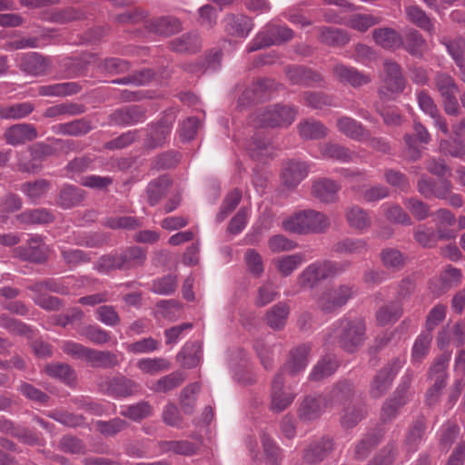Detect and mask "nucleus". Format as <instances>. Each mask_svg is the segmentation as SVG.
<instances>
[{"mask_svg":"<svg viewBox=\"0 0 465 465\" xmlns=\"http://www.w3.org/2000/svg\"><path fill=\"white\" fill-rule=\"evenodd\" d=\"M310 347L301 345L291 352L290 360L286 366L280 370L274 376L271 387V404L272 411L281 412L289 407L295 398V394L290 388L284 386L283 371L288 369L292 374L303 371L309 361Z\"/></svg>","mask_w":465,"mask_h":465,"instance_id":"obj_1","label":"nucleus"},{"mask_svg":"<svg viewBox=\"0 0 465 465\" xmlns=\"http://www.w3.org/2000/svg\"><path fill=\"white\" fill-rule=\"evenodd\" d=\"M352 394V385L348 382L338 383L330 392L328 399L318 397H306L299 409V415L304 420L318 418L324 409L336 403H345L350 401Z\"/></svg>","mask_w":465,"mask_h":465,"instance_id":"obj_2","label":"nucleus"},{"mask_svg":"<svg viewBox=\"0 0 465 465\" xmlns=\"http://www.w3.org/2000/svg\"><path fill=\"white\" fill-rule=\"evenodd\" d=\"M283 230L297 234L322 232L330 226L329 218L314 210H303L287 217L282 224Z\"/></svg>","mask_w":465,"mask_h":465,"instance_id":"obj_3","label":"nucleus"},{"mask_svg":"<svg viewBox=\"0 0 465 465\" xmlns=\"http://www.w3.org/2000/svg\"><path fill=\"white\" fill-rule=\"evenodd\" d=\"M365 330V322L361 318H345L337 323L330 339L337 341L345 351H353L363 342Z\"/></svg>","mask_w":465,"mask_h":465,"instance_id":"obj_4","label":"nucleus"},{"mask_svg":"<svg viewBox=\"0 0 465 465\" xmlns=\"http://www.w3.org/2000/svg\"><path fill=\"white\" fill-rule=\"evenodd\" d=\"M341 266L332 262H318L310 264L298 277V283L302 287L313 288L321 281L331 278L339 273Z\"/></svg>","mask_w":465,"mask_h":465,"instance_id":"obj_5","label":"nucleus"},{"mask_svg":"<svg viewBox=\"0 0 465 465\" xmlns=\"http://www.w3.org/2000/svg\"><path fill=\"white\" fill-rule=\"evenodd\" d=\"M295 114L292 107L276 105L259 113L252 122L261 127H284L293 122Z\"/></svg>","mask_w":465,"mask_h":465,"instance_id":"obj_6","label":"nucleus"},{"mask_svg":"<svg viewBox=\"0 0 465 465\" xmlns=\"http://www.w3.org/2000/svg\"><path fill=\"white\" fill-rule=\"evenodd\" d=\"M435 86L441 97L445 113L449 115H459L460 114V107L457 99L459 88L453 78L445 74H439L435 77Z\"/></svg>","mask_w":465,"mask_h":465,"instance_id":"obj_7","label":"nucleus"},{"mask_svg":"<svg viewBox=\"0 0 465 465\" xmlns=\"http://www.w3.org/2000/svg\"><path fill=\"white\" fill-rule=\"evenodd\" d=\"M405 87L399 64L391 61H385L382 84L380 88V96L383 100L394 99Z\"/></svg>","mask_w":465,"mask_h":465,"instance_id":"obj_8","label":"nucleus"},{"mask_svg":"<svg viewBox=\"0 0 465 465\" xmlns=\"http://www.w3.org/2000/svg\"><path fill=\"white\" fill-rule=\"evenodd\" d=\"M292 36L291 29L285 26H275L272 24L265 25L249 43V53L270 46L282 41H287Z\"/></svg>","mask_w":465,"mask_h":465,"instance_id":"obj_9","label":"nucleus"},{"mask_svg":"<svg viewBox=\"0 0 465 465\" xmlns=\"http://www.w3.org/2000/svg\"><path fill=\"white\" fill-rule=\"evenodd\" d=\"M353 294L351 285L342 284L325 292L318 300V306L326 312H331L344 306Z\"/></svg>","mask_w":465,"mask_h":465,"instance_id":"obj_10","label":"nucleus"},{"mask_svg":"<svg viewBox=\"0 0 465 465\" xmlns=\"http://www.w3.org/2000/svg\"><path fill=\"white\" fill-rule=\"evenodd\" d=\"M405 363V358L398 357L391 364L382 369L374 378L371 386V395L379 398L389 389L397 372Z\"/></svg>","mask_w":465,"mask_h":465,"instance_id":"obj_11","label":"nucleus"},{"mask_svg":"<svg viewBox=\"0 0 465 465\" xmlns=\"http://www.w3.org/2000/svg\"><path fill=\"white\" fill-rule=\"evenodd\" d=\"M145 260V252L141 247H131L125 250L121 256L104 257L101 261V266L110 268L129 269L142 264Z\"/></svg>","mask_w":465,"mask_h":465,"instance_id":"obj_12","label":"nucleus"},{"mask_svg":"<svg viewBox=\"0 0 465 465\" xmlns=\"http://www.w3.org/2000/svg\"><path fill=\"white\" fill-rule=\"evenodd\" d=\"M448 358L441 357L438 359L430 371V377L435 376V381L431 388L426 393V401L429 405L435 404L440 395L441 390L446 385L445 370L448 364Z\"/></svg>","mask_w":465,"mask_h":465,"instance_id":"obj_13","label":"nucleus"},{"mask_svg":"<svg viewBox=\"0 0 465 465\" xmlns=\"http://www.w3.org/2000/svg\"><path fill=\"white\" fill-rule=\"evenodd\" d=\"M223 22L226 32L237 37L246 38L253 28L252 19L242 14L228 15Z\"/></svg>","mask_w":465,"mask_h":465,"instance_id":"obj_14","label":"nucleus"},{"mask_svg":"<svg viewBox=\"0 0 465 465\" xmlns=\"http://www.w3.org/2000/svg\"><path fill=\"white\" fill-rule=\"evenodd\" d=\"M333 443L329 438L312 440L304 450V461L314 464L322 461L332 450Z\"/></svg>","mask_w":465,"mask_h":465,"instance_id":"obj_15","label":"nucleus"},{"mask_svg":"<svg viewBox=\"0 0 465 465\" xmlns=\"http://www.w3.org/2000/svg\"><path fill=\"white\" fill-rule=\"evenodd\" d=\"M307 174L308 166L305 163L290 161L284 165L282 179L285 186L292 188L297 186Z\"/></svg>","mask_w":465,"mask_h":465,"instance_id":"obj_16","label":"nucleus"},{"mask_svg":"<svg viewBox=\"0 0 465 465\" xmlns=\"http://www.w3.org/2000/svg\"><path fill=\"white\" fill-rule=\"evenodd\" d=\"M7 143L18 145L32 141L37 137V132L33 125L26 124H15L5 133Z\"/></svg>","mask_w":465,"mask_h":465,"instance_id":"obj_17","label":"nucleus"},{"mask_svg":"<svg viewBox=\"0 0 465 465\" xmlns=\"http://www.w3.org/2000/svg\"><path fill=\"white\" fill-rule=\"evenodd\" d=\"M433 221L437 226L438 237L440 240H451L456 233L451 229H445V226H451L455 223V215L448 209H439L432 213Z\"/></svg>","mask_w":465,"mask_h":465,"instance_id":"obj_18","label":"nucleus"},{"mask_svg":"<svg viewBox=\"0 0 465 465\" xmlns=\"http://www.w3.org/2000/svg\"><path fill=\"white\" fill-rule=\"evenodd\" d=\"M341 186L330 179H321L313 183L312 194L322 203H332L338 198Z\"/></svg>","mask_w":465,"mask_h":465,"instance_id":"obj_19","label":"nucleus"},{"mask_svg":"<svg viewBox=\"0 0 465 465\" xmlns=\"http://www.w3.org/2000/svg\"><path fill=\"white\" fill-rule=\"evenodd\" d=\"M30 289L35 292L33 299L36 304L46 309L55 310L59 307V300L56 297L41 294L43 290H50L53 292H58V289L52 284L50 282H37L30 287Z\"/></svg>","mask_w":465,"mask_h":465,"instance_id":"obj_20","label":"nucleus"},{"mask_svg":"<svg viewBox=\"0 0 465 465\" xmlns=\"http://www.w3.org/2000/svg\"><path fill=\"white\" fill-rule=\"evenodd\" d=\"M372 35L375 43L385 49H396L403 44L401 36L391 28L376 29Z\"/></svg>","mask_w":465,"mask_h":465,"instance_id":"obj_21","label":"nucleus"},{"mask_svg":"<svg viewBox=\"0 0 465 465\" xmlns=\"http://www.w3.org/2000/svg\"><path fill=\"white\" fill-rule=\"evenodd\" d=\"M333 74L341 82L348 83L352 86H360L370 82V78L367 75L360 74L354 68L342 64L334 66Z\"/></svg>","mask_w":465,"mask_h":465,"instance_id":"obj_22","label":"nucleus"},{"mask_svg":"<svg viewBox=\"0 0 465 465\" xmlns=\"http://www.w3.org/2000/svg\"><path fill=\"white\" fill-rule=\"evenodd\" d=\"M20 67L28 74L41 75L47 70L46 61L36 53L24 54L20 61Z\"/></svg>","mask_w":465,"mask_h":465,"instance_id":"obj_23","label":"nucleus"},{"mask_svg":"<svg viewBox=\"0 0 465 465\" xmlns=\"http://www.w3.org/2000/svg\"><path fill=\"white\" fill-rule=\"evenodd\" d=\"M202 346L199 342L186 343L177 358L181 364L186 368H193L200 362Z\"/></svg>","mask_w":465,"mask_h":465,"instance_id":"obj_24","label":"nucleus"},{"mask_svg":"<svg viewBox=\"0 0 465 465\" xmlns=\"http://www.w3.org/2000/svg\"><path fill=\"white\" fill-rule=\"evenodd\" d=\"M289 312V306L286 303L279 302L275 304L266 313L267 324L275 330L282 329L286 323Z\"/></svg>","mask_w":465,"mask_h":465,"instance_id":"obj_25","label":"nucleus"},{"mask_svg":"<svg viewBox=\"0 0 465 465\" xmlns=\"http://www.w3.org/2000/svg\"><path fill=\"white\" fill-rule=\"evenodd\" d=\"M338 368V362L334 357L327 355L323 357L314 366L310 374V378L313 381H321L331 376Z\"/></svg>","mask_w":465,"mask_h":465,"instance_id":"obj_26","label":"nucleus"},{"mask_svg":"<svg viewBox=\"0 0 465 465\" xmlns=\"http://www.w3.org/2000/svg\"><path fill=\"white\" fill-rule=\"evenodd\" d=\"M346 220L351 228L361 232L371 225V219L367 213L358 206H352L347 210Z\"/></svg>","mask_w":465,"mask_h":465,"instance_id":"obj_27","label":"nucleus"},{"mask_svg":"<svg viewBox=\"0 0 465 465\" xmlns=\"http://www.w3.org/2000/svg\"><path fill=\"white\" fill-rule=\"evenodd\" d=\"M366 413L365 406L361 403H353L349 401L345 407L341 417V424L344 427L351 428L361 420Z\"/></svg>","mask_w":465,"mask_h":465,"instance_id":"obj_28","label":"nucleus"},{"mask_svg":"<svg viewBox=\"0 0 465 465\" xmlns=\"http://www.w3.org/2000/svg\"><path fill=\"white\" fill-rule=\"evenodd\" d=\"M432 334L422 331L415 340L411 350V361L413 363L420 362L429 353Z\"/></svg>","mask_w":465,"mask_h":465,"instance_id":"obj_29","label":"nucleus"},{"mask_svg":"<svg viewBox=\"0 0 465 465\" xmlns=\"http://www.w3.org/2000/svg\"><path fill=\"white\" fill-rule=\"evenodd\" d=\"M137 368L143 373L155 375L170 368V363L163 358H143L137 361Z\"/></svg>","mask_w":465,"mask_h":465,"instance_id":"obj_30","label":"nucleus"},{"mask_svg":"<svg viewBox=\"0 0 465 465\" xmlns=\"http://www.w3.org/2000/svg\"><path fill=\"white\" fill-rule=\"evenodd\" d=\"M407 18L420 28L432 33L434 26L424 11L416 5H409L405 9Z\"/></svg>","mask_w":465,"mask_h":465,"instance_id":"obj_31","label":"nucleus"},{"mask_svg":"<svg viewBox=\"0 0 465 465\" xmlns=\"http://www.w3.org/2000/svg\"><path fill=\"white\" fill-rule=\"evenodd\" d=\"M286 74L288 79L294 84H312L320 80L319 74L300 66L288 69Z\"/></svg>","mask_w":465,"mask_h":465,"instance_id":"obj_32","label":"nucleus"},{"mask_svg":"<svg viewBox=\"0 0 465 465\" xmlns=\"http://www.w3.org/2000/svg\"><path fill=\"white\" fill-rule=\"evenodd\" d=\"M304 256L301 253L282 256L275 261L278 271L283 275L292 274L300 265L304 262Z\"/></svg>","mask_w":465,"mask_h":465,"instance_id":"obj_33","label":"nucleus"},{"mask_svg":"<svg viewBox=\"0 0 465 465\" xmlns=\"http://www.w3.org/2000/svg\"><path fill=\"white\" fill-rule=\"evenodd\" d=\"M201 46V40L197 34H189L176 38L172 42V48L178 53L196 52Z\"/></svg>","mask_w":465,"mask_h":465,"instance_id":"obj_34","label":"nucleus"},{"mask_svg":"<svg viewBox=\"0 0 465 465\" xmlns=\"http://www.w3.org/2000/svg\"><path fill=\"white\" fill-rule=\"evenodd\" d=\"M337 126L340 132L351 139L361 140L364 137V130L361 124L352 118H340L337 122Z\"/></svg>","mask_w":465,"mask_h":465,"instance_id":"obj_35","label":"nucleus"},{"mask_svg":"<svg viewBox=\"0 0 465 465\" xmlns=\"http://www.w3.org/2000/svg\"><path fill=\"white\" fill-rule=\"evenodd\" d=\"M299 132L304 139H319L327 134L326 127L315 120H306L301 123Z\"/></svg>","mask_w":465,"mask_h":465,"instance_id":"obj_36","label":"nucleus"},{"mask_svg":"<svg viewBox=\"0 0 465 465\" xmlns=\"http://www.w3.org/2000/svg\"><path fill=\"white\" fill-rule=\"evenodd\" d=\"M137 387L135 382L125 378H119L111 381L109 391L113 396L122 398L134 394L137 391Z\"/></svg>","mask_w":465,"mask_h":465,"instance_id":"obj_37","label":"nucleus"},{"mask_svg":"<svg viewBox=\"0 0 465 465\" xmlns=\"http://www.w3.org/2000/svg\"><path fill=\"white\" fill-rule=\"evenodd\" d=\"M321 154L324 158L333 159L341 162H350L353 158L348 149L338 144L326 143L321 146Z\"/></svg>","mask_w":465,"mask_h":465,"instance_id":"obj_38","label":"nucleus"},{"mask_svg":"<svg viewBox=\"0 0 465 465\" xmlns=\"http://www.w3.org/2000/svg\"><path fill=\"white\" fill-rule=\"evenodd\" d=\"M86 361L94 367H113L118 361L114 354L108 351H99L89 349Z\"/></svg>","mask_w":465,"mask_h":465,"instance_id":"obj_39","label":"nucleus"},{"mask_svg":"<svg viewBox=\"0 0 465 465\" xmlns=\"http://www.w3.org/2000/svg\"><path fill=\"white\" fill-rule=\"evenodd\" d=\"M276 289V286L272 282L267 281L263 282L257 290L254 299L255 305L262 307L274 301L278 296Z\"/></svg>","mask_w":465,"mask_h":465,"instance_id":"obj_40","label":"nucleus"},{"mask_svg":"<svg viewBox=\"0 0 465 465\" xmlns=\"http://www.w3.org/2000/svg\"><path fill=\"white\" fill-rule=\"evenodd\" d=\"M381 211L388 220L393 223L404 225L411 223L410 216L399 205L385 203L381 205Z\"/></svg>","mask_w":465,"mask_h":465,"instance_id":"obj_41","label":"nucleus"},{"mask_svg":"<svg viewBox=\"0 0 465 465\" xmlns=\"http://www.w3.org/2000/svg\"><path fill=\"white\" fill-rule=\"evenodd\" d=\"M402 310L397 304H389L382 306L376 313L377 322L385 326L395 322L401 315Z\"/></svg>","mask_w":465,"mask_h":465,"instance_id":"obj_42","label":"nucleus"},{"mask_svg":"<svg viewBox=\"0 0 465 465\" xmlns=\"http://www.w3.org/2000/svg\"><path fill=\"white\" fill-rule=\"evenodd\" d=\"M48 189L49 183L45 180H38L23 184L21 190L31 202H36L47 193Z\"/></svg>","mask_w":465,"mask_h":465,"instance_id":"obj_43","label":"nucleus"},{"mask_svg":"<svg viewBox=\"0 0 465 465\" xmlns=\"http://www.w3.org/2000/svg\"><path fill=\"white\" fill-rule=\"evenodd\" d=\"M152 29L158 35H169L181 29L180 22L173 17H162L152 24Z\"/></svg>","mask_w":465,"mask_h":465,"instance_id":"obj_44","label":"nucleus"},{"mask_svg":"<svg viewBox=\"0 0 465 465\" xmlns=\"http://www.w3.org/2000/svg\"><path fill=\"white\" fill-rule=\"evenodd\" d=\"M38 92L43 96L69 95L76 92V85L72 83L43 85L39 87Z\"/></svg>","mask_w":465,"mask_h":465,"instance_id":"obj_45","label":"nucleus"},{"mask_svg":"<svg viewBox=\"0 0 465 465\" xmlns=\"http://www.w3.org/2000/svg\"><path fill=\"white\" fill-rule=\"evenodd\" d=\"M120 413L134 420H139L151 415L152 408L149 403L141 401L134 405L123 407Z\"/></svg>","mask_w":465,"mask_h":465,"instance_id":"obj_46","label":"nucleus"},{"mask_svg":"<svg viewBox=\"0 0 465 465\" xmlns=\"http://www.w3.org/2000/svg\"><path fill=\"white\" fill-rule=\"evenodd\" d=\"M320 39L327 45H345L349 41V37L342 30L324 27L320 31Z\"/></svg>","mask_w":465,"mask_h":465,"instance_id":"obj_47","label":"nucleus"},{"mask_svg":"<svg viewBox=\"0 0 465 465\" xmlns=\"http://www.w3.org/2000/svg\"><path fill=\"white\" fill-rule=\"evenodd\" d=\"M81 189L73 185H65L60 193V204L64 208H70L83 200Z\"/></svg>","mask_w":465,"mask_h":465,"instance_id":"obj_48","label":"nucleus"},{"mask_svg":"<svg viewBox=\"0 0 465 465\" xmlns=\"http://www.w3.org/2000/svg\"><path fill=\"white\" fill-rule=\"evenodd\" d=\"M46 246L42 242L40 236H33L28 241V253L25 255V259H29L40 262L45 259Z\"/></svg>","mask_w":465,"mask_h":465,"instance_id":"obj_49","label":"nucleus"},{"mask_svg":"<svg viewBox=\"0 0 465 465\" xmlns=\"http://www.w3.org/2000/svg\"><path fill=\"white\" fill-rule=\"evenodd\" d=\"M381 19L372 15H354L348 22V25L357 31L365 32L370 27L379 24Z\"/></svg>","mask_w":465,"mask_h":465,"instance_id":"obj_50","label":"nucleus"},{"mask_svg":"<svg viewBox=\"0 0 465 465\" xmlns=\"http://www.w3.org/2000/svg\"><path fill=\"white\" fill-rule=\"evenodd\" d=\"M183 381L184 377L182 373L173 372L158 380L153 390L158 392H167L178 387Z\"/></svg>","mask_w":465,"mask_h":465,"instance_id":"obj_51","label":"nucleus"},{"mask_svg":"<svg viewBox=\"0 0 465 465\" xmlns=\"http://www.w3.org/2000/svg\"><path fill=\"white\" fill-rule=\"evenodd\" d=\"M455 140L459 142V145L454 150H450L449 153L455 157H461L465 154V118H462L451 127Z\"/></svg>","mask_w":465,"mask_h":465,"instance_id":"obj_52","label":"nucleus"},{"mask_svg":"<svg viewBox=\"0 0 465 465\" xmlns=\"http://www.w3.org/2000/svg\"><path fill=\"white\" fill-rule=\"evenodd\" d=\"M34 110L30 103H20L3 109L0 113L1 117L6 119L23 118L28 115Z\"/></svg>","mask_w":465,"mask_h":465,"instance_id":"obj_53","label":"nucleus"},{"mask_svg":"<svg viewBox=\"0 0 465 465\" xmlns=\"http://www.w3.org/2000/svg\"><path fill=\"white\" fill-rule=\"evenodd\" d=\"M415 240L424 247H432L436 244L438 237V230L436 232L431 228L425 225H420L414 232Z\"/></svg>","mask_w":465,"mask_h":465,"instance_id":"obj_54","label":"nucleus"},{"mask_svg":"<svg viewBox=\"0 0 465 465\" xmlns=\"http://www.w3.org/2000/svg\"><path fill=\"white\" fill-rule=\"evenodd\" d=\"M169 185V179L161 177L149 183L147 188L149 202L154 205L161 196L164 193L167 186Z\"/></svg>","mask_w":465,"mask_h":465,"instance_id":"obj_55","label":"nucleus"},{"mask_svg":"<svg viewBox=\"0 0 465 465\" xmlns=\"http://www.w3.org/2000/svg\"><path fill=\"white\" fill-rule=\"evenodd\" d=\"M244 261L251 273L259 277L263 272L262 256L253 249H249L244 253Z\"/></svg>","mask_w":465,"mask_h":465,"instance_id":"obj_56","label":"nucleus"},{"mask_svg":"<svg viewBox=\"0 0 465 465\" xmlns=\"http://www.w3.org/2000/svg\"><path fill=\"white\" fill-rule=\"evenodd\" d=\"M425 46V41L416 30H411L406 35L405 47L412 54H420Z\"/></svg>","mask_w":465,"mask_h":465,"instance_id":"obj_57","label":"nucleus"},{"mask_svg":"<svg viewBox=\"0 0 465 465\" xmlns=\"http://www.w3.org/2000/svg\"><path fill=\"white\" fill-rule=\"evenodd\" d=\"M177 281L174 276L167 275L157 279L153 283V291L161 295H168L175 291Z\"/></svg>","mask_w":465,"mask_h":465,"instance_id":"obj_58","label":"nucleus"},{"mask_svg":"<svg viewBox=\"0 0 465 465\" xmlns=\"http://www.w3.org/2000/svg\"><path fill=\"white\" fill-rule=\"evenodd\" d=\"M158 348V342L153 338H144L126 344V350L134 354L150 353Z\"/></svg>","mask_w":465,"mask_h":465,"instance_id":"obj_59","label":"nucleus"},{"mask_svg":"<svg viewBox=\"0 0 465 465\" xmlns=\"http://www.w3.org/2000/svg\"><path fill=\"white\" fill-rule=\"evenodd\" d=\"M20 218L28 223H47L52 221L53 216L46 210L35 209L23 213Z\"/></svg>","mask_w":465,"mask_h":465,"instance_id":"obj_60","label":"nucleus"},{"mask_svg":"<svg viewBox=\"0 0 465 465\" xmlns=\"http://www.w3.org/2000/svg\"><path fill=\"white\" fill-rule=\"evenodd\" d=\"M200 391V385L198 383H193L185 387L181 395V403L184 412H191L194 401L195 395Z\"/></svg>","mask_w":465,"mask_h":465,"instance_id":"obj_61","label":"nucleus"},{"mask_svg":"<svg viewBox=\"0 0 465 465\" xmlns=\"http://www.w3.org/2000/svg\"><path fill=\"white\" fill-rule=\"evenodd\" d=\"M95 426L102 434L106 436H113L124 430L126 426V423L121 419H114L109 421H97Z\"/></svg>","mask_w":465,"mask_h":465,"instance_id":"obj_62","label":"nucleus"},{"mask_svg":"<svg viewBox=\"0 0 465 465\" xmlns=\"http://www.w3.org/2000/svg\"><path fill=\"white\" fill-rule=\"evenodd\" d=\"M383 264L388 268L398 269L403 265L404 257L402 253L396 249H386L381 252Z\"/></svg>","mask_w":465,"mask_h":465,"instance_id":"obj_63","label":"nucleus"},{"mask_svg":"<svg viewBox=\"0 0 465 465\" xmlns=\"http://www.w3.org/2000/svg\"><path fill=\"white\" fill-rule=\"evenodd\" d=\"M241 193L237 190L231 192L223 201L221 211L217 215L218 221H223L238 205Z\"/></svg>","mask_w":465,"mask_h":465,"instance_id":"obj_64","label":"nucleus"}]
</instances>
